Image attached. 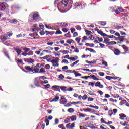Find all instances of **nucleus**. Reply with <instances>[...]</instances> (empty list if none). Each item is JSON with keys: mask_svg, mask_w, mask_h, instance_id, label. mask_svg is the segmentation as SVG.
I'll list each match as a JSON object with an SVG mask.
<instances>
[{"mask_svg": "<svg viewBox=\"0 0 129 129\" xmlns=\"http://www.w3.org/2000/svg\"><path fill=\"white\" fill-rule=\"evenodd\" d=\"M9 9V5L6 2H0V10L6 12Z\"/></svg>", "mask_w": 129, "mask_h": 129, "instance_id": "f257e3e1", "label": "nucleus"}, {"mask_svg": "<svg viewBox=\"0 0 129 129\" xmlns=\"http://www.w3.org/2000/svg\"><path fill=\"white\" fill-rule=\"evenodd\" d=\"M52 66L54 67H59V57H55L51 61Z\"/></svg>", "mask_w": 129, "mask_h": 129, "instance_id": "f03ea898", "label": "nucleus"}, {"mask_svg": "<svg viewBox=\"0 0 129 129\" xmlns=\"http://www.w3.org/2000/svg\"><path fill=\"white\" fill-rule=\"evenodd\" d=\"M117 111H118L117 109H113V110L110 109L108 111V116L111 117L112 115H115V114L117 113Z\"/></svg>", "mask_w": 129, "mask_h": 129, "instance_id": "7ed1b4c3", "label": "nucleus"}, {"mask_svg": "<svg viewBox=\"0 0 129 129\" xmlns=\"http://www.w3.org/2000/svg\"><path fill=\"white\" fill-rule=\"evenodd\" d=\"M41 67L42 64L40 63H37L34 67H33L32 72H35V73H39V70Z\"/></svg>", "mask_w": 129, "mask_h": 129, "instance_id": "20e7f679", "label": "nucleus"}, {"mask_svg": "<svg viewBox=\"0 0 129 129\" xmlns=\"http://www.w3.org/2000/svg\"><path fill=\"white\" fill-rule=\"evenodd\" d=\"M14 49L15 51V52L17 54V56H19V55H21V53L23 52L21 49L19 47V46L14 47Z\"/></svg>", "mask_w": 129, "mask_h": 129, "instance_id": "39448f33", "label": "nucleus"}, {"mask_svg": "<svg viewBox=\"0 0 129 129\" xmlns=\"http://www.w3.org/2000/svg\"><path fill=\"white\" fill-rule=\"evenodd\" d=\"M59 94H56L54 98L50 101V102H57V101H59Z\"/></svg>", "mask_w": 129, "mask_h": 129, "instance_id": "423d86ee", "label": "nucleus"}, {"mask_svg": "<svg viewBox=\"0 0 129 129\" xmlns=\"http://www.w3.org/2000/svg\"><path fill=\"white\" fill-rule=\"evenodd\" d=\"M40 15L38 13H33L32 15V19L34 21H37L39 20Z\"/></svg>", "mask_w": 129, "mask_h": 129, "instance_id": "0eeeda50", "label": "nucleus"}, {"mask_svg": "<svg viewBox=\"0 0 129 129\" xmlns=\"http://www.w3.org/2000/svg\"><path fill=\"white\" fill-rule=\"evenodd\" d=\"M33 68H34L33 66H25V69L27 71H29L30 72H33Z\"/></svg>", "mask_w": 129, "mask_h": 129, "instance_id": "6e6552de", "label": "nucleus"}, {"mask_svg": "<svg viewBox=\"0 0 129 129\" xmlns=\"http://www.w3.org/2000/svg\"><path fill=\"white\" fill-rule=\"evenodd\" d=\"M24 61L26 63H34L35 60L33 58H24Z\"/></svg>", "mask_w": 129, "mask_h": 129, "instance_id": "1a4fd4ad", "label": "nucleus"}, {"mask_svg": "<svg viewBox=\"0 0 129 129\" xmlns=\"http://www.w3.org/2000/svg\"><path fill=\"white\" fill-rule=\"evenodd\" d=\"M34 83L36 87H41V85L39 83V81L38 80V77L34 79Z\"/></svg>", "mask_w": 129, "mask_h": 129, "instance_id": "9d476101", "label": "nucleus"}, {"mask_svg": "<svg viewBox=\"0 0 129 129\" xmlns=\"http://www.w3.org/2000/svg\"><path fill=\"white\" fill-rule=\"evenodd\" d=\"M95 86L96 87H99V88H103L104 87L103 85H101L100 82H97L95 84Z\"/></svg>", "mask_w": 129, "mask_h": 129, "instance_id": "9b49d317", "label": "nucleus"}, {"mask_svg": "<svg viewBox=\"0 0 129 129\" xmlns=\"http://www.w3.org/2000/svg\"><path fill=\"white\" fill-rule=\"evenodd\" d=\"M75 7H77V8L78 9V10H80L81 9H82V4H81L79 2H76L75 4Z\"/></svg>", "mask_w": 129, "mask_h": 129, "instance_id": "f8f14e48", "label": "nucleus"}, {"mask_svg": "<svg viewBox=\"0 0 129 129\" xmlns=\"http://www.w3.org/2000/svg\"><path fill=\"white\" fill-rule=\"evenodd\" d=\"M68 5V0H62L61 6L64 8V7H67Z\"/></svg>", "mask_w": 129, "mask_h": 129, "instance_id": "ddd939ff", "label": "nucleus"}, {"mask_svg": "<svg viewBox=\"0 0 129 129\" xmlns=\"http://www.w3.org/2000/svg\"><path fill=\"white\" fill-rule=\"evenodd\" d=\"M8 38H9V36L7 35L4 34L2 36H1V40L2 41H6L8 40Z\"/></svg>", "mask_w": 129, "mask_h": 129, "instance_id": "4468645a", "label": "nucleus"}, {"mask_svg": "<svg viewBox=\"0 0 129 129\" xmlns=\"http://www.w3.org/2000/svg\"><path fill=\"white\" fill-rule=\"evenodd\" d=\"M119 118L120 119H121L122 120H123L125 117H126V115L123 114V113H121L119 115Z\"/></svg>", "mask_w": 129, "mask_h": 129, "instance_id": "2eb2a0df", "label": "nucleus"}, {"mask_svg": "<svg viewBox=\"0 0 129 129\" xmlns=\"http://www.w3.org/2000/svg\"><path fill=\"white\" fill-rule=\"evenodd\" d=\"M73 73H74V75L76 77H77V76H81V74L76 72L75 70H74L72 71Z\"/></svg>", "mask_w": 129, "mask_h": 129, "instance_id": "dca6fc26", "label": "nucleus"}, {"mask_svg": "<svg viewBox=\"0 0 129 129\" xmlns=\"http://www.w3.org/2000/svg\"><path fill=\"white\" fill-rule=\"evenodd\" d=\"M60 88L61 86L57 85L52 86L51 87V89H52V90H54V89H59L60 90Z\"/></svg>", "mask_w": 129, "mask_h": 129, "instance_id": "f3484780", "label": "nucleus"}, {"mask_svg": "<svg viewBox=\"0 0 129 129\" xmlns=\"http://www.w3.org/2000/svg\"><path fill=\"white\" fill-rule=\"evenodd\" d=\"M106 79H107V80H111V79H117L118 78H119V77H117L116 78H113L112 77H110L109 76H107L105 77Z\"/></svg>", "mask_w": 129, "mask_h": 129, "instance_id": "a211bd4d", "label": "nucleus"}, {"mask_svg": "<svg viewBox=\"0 0 129 129\" xmlns=\"http://www.w3.org/2000/svg\"><path fill=\"white\" fill-rule=\"evenodd\" d=\"M98 34H99V35H101V36H102L103 37H106V34L105 33H103L102 32V30H100L98 32Z\"/></svg>", "mask_w": 129, "mask_h": 129, "instance_id": "6ab92c4d", "label": "nucleus"}, {"mask_svg": "<svg viewBox=\"0 0 129 129\" xmlns=\"http://www.w3.org/2000/svg\"><path fill=\"white\" fill-rule=\"evenodd\" d=\"M117 9L121 13H125V12H126V10L122 8L121 7H119Z\"/></svg>", "mask_w": 129, "mask_h": 129, "instance_id": "aec40b11", "label": "nucleus"}, {"mask_svg": "<svg viewBox=\"0 0 129 129\" xmlns=\"http://www.w3.org/2000/svg\"><path fill=\"white\" fill-rule=\"evenodd\" d=\"M86 51H89L90 52H91V53H96V51H95V50H94V49H92V48H86L85 49Z\"/></svg>", "mask_w": 129, "mask_h": 129, "instance_id": "412c9836", "label": "nucleus"}, {"mask_svg": "<svg viewBox=\"0 0 129 129\" xmlns=\"http://www.w3.org/2000/svg\"><path fill=\"white\" fill-rule=\"evenodd\" d=\"M45 34L46 35H54V34H55V32L54 31H45Z\"/></svg>", "mask_w": 129, "mask_h": 129, "instance_id": "4be33fe9", "label": "nucleus"}, {"mask_svg": "<svg viewBox=\"0 0 129 129\" xmlns=\"http://www.w3.org/2000/svg\"><path fill=\"white\" fill-rule=\"evenodd\" d=\"M85 32L86 33V36H89L90 35H91V34H92V32L89 30H87V29H85Z\"/></svg>", "mask_w": 129, "mask_h": 129, "instance_id": "5701e85b", "label": "nucleus"}, {"mask_svg": "<svg viewBox=\"0 0 129 129\" xmlns=\"http://www.w3.org/2000/svg\"><path fill=\"white\" fill-rule=\"evenodd\" d=\"M124 38H125V36H119L117 37V39L119 40L120 42H123L124 41Z\"/></svg>", "mask_w": 129, "mask_h": 129, "instance_id": "b1692460", "label": "nucleus"}, {"mask_svg": "<svg viewBox=\"0 0 129 129\" xmlns=\"http://www.w3.org/2000/svg\"><path fill=\"white\" fill-rule=\"evenodd\" d=\"M114 54L115 55H116V56H118V55L120 54V51H119L118 49H115L114 51Z\"/></svg>", "mask_w": 129, "mask_h": 129, "instance_id": "393cba45", "label": "nucleus"}, {"mask_svg": "<svg viewBox=\"0 0 129 129\" xmlns=\"http://www.w3.org/2000/svg\"><path fill=\"white\" fill-rule=\"evenodd\" d=\"M108 45H116V42L115 41H109V42H107V44Z\"/></svg>", "mask_w": 129, "mask_h": 129, "instance_id": "a878e982", "label": "nucleus"}, {"mask_svg": "<svg viewBox=\"0 0 129 129\" xmlns=\"http://www.w3.org/2000/svg\"><path fill=\"white\" fill-rule=\"evenodd\" d=\"M60 104H66L67 103V100L66 99L60 100Z\"/></svg>", "mask_w": 129, "mask_h": 129, "instance_id": "bb28decb", "label": "nucleus"}, {"mask_svg": "<svg viewBox=\"0 0 129 129\" xmlns=\"http://www.w3.org/2000/svg\"><path fill=\"white\" fill-rule=\"evenodd\" d=\"M99 25H100L101 26H103L104 27L106 25V21H100L99 23H98Z\"/></svg>", "mask_w": 129, "mask_h": 129, "instance_id": "cd10ccee", "label": "nucleus"}, {"mask_svg": "<svg viewBox=\"0 0 129 129\" xmlns=\"http://www.w3.org/2000/svg\"><path fill=\"white\" fill-rule=\"evenodd\" d=\"M22 49H23L24 51H25L24 52H26V53H28V52L31 50V49L25 47H22Z\"/></svg>", "mask_w": 129, "mask_h": 129, "instance_id": "c85d7f7f", "label": "nucleus"}, {"mask_svg": "<svg viewBox=\"0 0 129 129\" xmlns=\"http://www.w3.org/2000/svg\"><path fill=\"white\" fill-rule=\"evenodd\" d=\"M107 38H109V39H116V37L113 36V35H108L107 34H106V36Z\"/></svg>", "mask_w": 129, "mask_h": 129, "instance_id": "c756f323", "label": "nucleus"}, {"mask_svg": "<svg viewBox=\"0 0 129 129\" xmlns=\"http://www.w3.org/2000/svg\"><path fill=\"white\" fill-rule=\"evenodd\" d=\"M60 89L63 91V92L67 91V88L65 86H60Z\"/></svg>", "mask_w": 129, "mask_h": 129, "instance_id": "7c9ffc66", "label": "nucleus"}, {"mask_svg": "<svg viewBox=\"0 0 129 129\" xmlns=\"http://www.w3.org/2000/svg\"><path fill=\"white\" fill-rule=\"evenodd\" d=\"M85 45V46H89L91 48H93V47H94V44L93 43H86Z\"/></svg>", "mask_w": 129, "mask_h": 129, "instance_id": "2f4dec72", "label": "nucleus"}, {"mask_svg": "<svg viewBox=\"0 0 129 129\" xmlns=\"http://www.w3.org/2000/svg\"><path fill=\"white\" fill-rule=\"evenodd\" d=\"M70 119H71L72 121H75L77 119V117L75 115L72 116L70 117Z\"/></svg>", "mask_w": 129, "mask_h": 129, "instance_id": "473e14b6", "label": "nucleus"}, {"mask_svg": "<svg viewBox=\"0 0 129 129\" xmlns=\"http://www.w3.org/2000/svg\"><path fill=\"white\" fill-rule=\"evenodd\" d=\"M75 40L78 43V44H79V43H80V40H81V36H79V37L76 38Z\"/></svg>", "mask_w": 129, "mask_h": 129, "instance_id": "72a5a7b5", "label": "nucleus"}, {"mask_svg": "<svg viewBox=\"0 0 129 129\" xmlns=\"http://www.w3.org/2000/svg\"><path fill=\"white\" fill-rule=\"evenodd\" d=\"M17 62L20 64L25 65V63H24V62H23V60L22 59H17Z\"/></svg>", "mask_w": 129, "mask_h": 129, "instance_id": "f704fd0d", "label": "nucleus"}, {"mask_svg": "<svg viewBox=\"0 0 129 129\" xmlns=\"http://www.w3.org/2000/svg\"><path fill=\"white\" fill-rule=\"evenodd\" d=\"M72 42H74V40L71 39H70L66 41V43L69 44L70 45H71V43H72Z\"/></svg>", "mask_w": 129, "mask_h": 129, "instance_id": "c9c22d12", "label": "nucleus"}, {"mask_svg": "<svg viewBox=\"0 0 129 129\" xmlns=\"http://www.w3.org/2000/svg\"><path fill=\"white\" fill-rule=\"evenodd\" d=\"M39 73H46V70H45V68H42L40 69Z\"/></svg>", "mask_w": 129, "mask_h": 129, "instance_id": "e433bc0d", "label": "nucleus"}, {"mask_svg": "<svg viewBox=\"0 0 129 129\" xmlns=\"http://www.w3.org/2000/svg\"><path fill=\"white\" fill-rule=\"evenodd\" d=\"M55 35H62V31L60 30V29H58L56 31V32L55 33Z\"/></svg>", "mask_w": 129, "mask_h": 129, "instance_id": "4c0bfd02", "label": "nucleus"}, {"mask_svg": "<svg viewBox=\"0 0 129 129\" xmlns=\"http://www.w3.org/2000/svg\"><path fill=\"white\" fill-rule=\"evenodd\" d=\"M28 56H33L34 55V52L32 50H30L29 52L27 53Z\"/></svg>", "mask_w": 129, "mask_h": 129, "instance_id": "58836bf2", "label": "nucleus"}, {"mask_svg": "<svg viewBox=\"0 0 129 129\" xmlns=\"http://www.w3.org/2000/svg\"><path fill=\"white\" fill-rule=\"evenodd\" d=\"M123 48L124 49L125 52H128L129 49H128V47H127V46L123 45Z\"/></svg>", "mask_w": 129, "mask_h": 129, "instance_id": "ea45409f", "label": "nucleus"}, {"mask_svg": "<svg viewBox=\"0 0 129 129\" xmlns=\"http://www.w3.org/2000/svg\"><path fill=\"white\" fill-rule=\"evenodd\" d=\"M47 83H49V81L48 80L41 81V84L43 85V84H47Z\"/></svg>", "mask_w": 129, "mask_h": 129, "instance_id": "a19ab883", "label": "nucleus"}, {"mask_svg": "<svg viewBox=\"0 0 129 129\" xmlns=\"http://www.w3.org/2000/svg\"><path fill=\"white\" fill-rule=\"evenodd\" d=\"M11 22L12 24H17V23H18L19 21L16 19H13L12 20H11Z\"/></svg>", "mask_w": 129, "mask_h": 129, "instance_id": "79ce46f5", "label": "nucleus"}, {"mask_svg": "<svg viewBox=\"0 0 129 129\" xmlns=\"http://www.w3.org/2000/svg\"><path fill=\"white\" fill-rule=\"evenodd\" d=\"M68 112H69L70 113H72V112H74V110L72 108H70L68 109Z\"/></svg>", "mask_w": 129, "mask_h": 129, "instance_id": "37998d69", "label": "nucleus"}, {"mask_svg": "<svg viewBox=\"0 0 129 129\" xmlns=\"http://www.w3.org/2000/svg\"><path fill=\"white\" fill-rule=\"evenodd\" d=\"M79 62V60H77L76 61H75L74 62H73V63H72L71 64V67H73L75 66V65H76V64H77V63H78Z\"/></svg>", "mask_w": 129, "mask_h": 129, "instance_id": "c03bdc74", "label": "nucleus"}, {"mask_svg": "<svg viewBox=\"0 0 129 129\" xmlns=\"http://www.w3.org/2000/svg\"><path fill=\"white\" fill-rule=\"evenodd\" d=\"M64 36L66 37V38H71V34H70V32H68V33L66 34Z\"/></svg>", "mask_w": 129, "mask_h": 129, "instance_id": "a18cd8bd", "label": "nucleus"}, {"mask_svg": "<svg viewBox=\"0 0 129 129\" xmlns=\"http://www.w3.org/2000/svg\"><path fill=\"white\" fill-rule=\"evenodd\" d=\"M88 97V96H87V95L85 94L82 96V99H83V100H86Z\"/></svg>", "mask_w": 129, "mask_h": 129, "instance_id": "49530a36", "label": "nucleus"}, {"mask_svg": "<svg viewBox=\"0 0 129 129\" xmlns=\"http://www.w3.org/2000/svg\"><path fill=\"white\" fill-rule=\"evenodd\" d=\"M45 122L46 123V126H48V125H49V124H50V121H49V120L48 119H45Z\"/></svg>", "mask_w": 129, "mask_h": 129, "instance_id": "de8ad7c7", "label": "nucleus"}, {"mask_svg": "<svg viewBox=\"0 0 129 129\" xmlns=\"http://www.w3.org/2000/svg\"><path fill=\"white\" fill-rule=\"evenodd\" d=\"M78 113H79V115L80 117H85V114H84L83 113H81L79 112H78Z\"/></svg>", "mask_w": 129, "mask_h": 129, "instance_id": "09e8293b", "label": "nucleus"}, {"mask_svg": "<svg viewBox=\"0 0 129 129\" xmlns=\"http://www.w3.org/2000/svg\"><path fill=\"white\" fill-rule=\"evenodd\" d=\"M121 125H123V126H126V125H127L128 124V122L125 121L124 123H120Z\"/></svg>", "mask_w": 129, "mask_h": 129, "instance_id": "8fccbe9b", "label": "nucleus"}, {"mask_svg": "<svg viewBox=\"0 0 129 129\" xmlns=\"http://www.w3.org/2000/svg\"><path fill=\"white\" fill-rule=\"evenodd\" d=\"M7 34L9 37H12L13 36V32L12 31L8 32Z\"/></svg>", "mask_w": 129, "mask_h": 129, "instance_id": "3c124183", "label": "nucleus"}, {"mask_svg": "<svg viewBox=\"0 0 129 129\" xmlns=\"http://www.w3.org/2000/svg\"><path fill=\"white\" fill-rule=\"evenodd\" d=\"M92 79H93V80H99V79L97 77H96V76H95V75H92Z\"/></svg>", "mask_w": 129, "mask_h": 129, "instance_id": "603ef678", "label": "nucleus"}, {"mask_svg": "<svg viewBox=\"0 0 129 129\" xmlns=\"http://www.w3.org/2000/svg\"><path fill=\"white\" fill-rule=\"evenodd\" d=\"M76 29L78 30V31H81V26L80 25H77L76 26Z\"/></svg>", "mask_w": 129, "mask_h": 129, "instance_id": "864d4df0", "label": "nucleus"}, {"mask_svg": "<svg viewBox=\"0 0 129 129\" xmlns=\"http://www.w3.org/2000/svg\"><path fill=\"white\" fill-rule=\"evenodd\" d=\"M80 101H78V102H72L71 103V104H80Z\"/></svg>", "mask_w": 129, "mask_h": 129, "instance_id": "5fc2aeb1", "label": "nucleus"}, {"mask_svg": "<svg viewBox=\"0 0 129 129\" xmlns=\"http://www.w3.org/2000/svg\"><path fill=\"white\" fill-rule=\"evenodd\" d=\"M4 54H5V56L7 57V58H8V59H9V60L11 59V58H10V56H9V54H8V53H7V52H4Z\"/></svg>", "mask_w": 129, "mask_h": 129, "instance_id": "6e6d98bb", "label": "nucleus"}, {"mask_svg": "<svg viewBox=\"0 0 129 129\" xmlns=\"http://www.w3.org/2000/svg\"><path fill=\"white\" fill-rule=\"evenodd\" d=\"M64 122L65 123H68V122H70V118H66L64 120Z\"/></svg>", "mask_w": 129, "mask_h": 129, "instance_id": "4d7b16f0", "label": "nucleus"}, {"mask_svg": "<svg viewBox=\"0 0 129 129\" xmlns=\"http://www.w3.org/2000/svg\"><path fill=\"white\" fill-rule=\"evenodd\" d=\"M39 34L41 35V36H44V35L46 34V32H45V31L42 30L41 32H40Z\"/></svg>", "mask_w": 129, "mask_h": 129, "instance_id": "13d9d810", "label": "nucleus"}, {"mask_svg": "<svg viewBox=\"0 0 129 129\" xmlns=\"http://www.w3.org/2000/svg\"><path fill=\"white\" fill-rule=\"evenodd\" d=\"M40 28H41V30H45V28L44 27V25L43 24H40L39 25Z\"/></svg>", "mask_w": 129, "mask_h": 129, "instance_id": "bf43d9fd", "label": "nucleus"}, {"mask_svg": "<svg viewBox=\"0 0 129 129\" xmlns=\"http://www.w3.org/2000/svg\"><path fill=\"white\" fill-rule=\"evenodd\" d=\"M110 101H111V102H115V103H116V102H117V100H116V99H112V98H110Z\"/></svg>", "mask_w": 129, "mask_h": 129, "instance_id": "052dcab7", "label": "nucleus"}, {"mask_svg": "<svg viewBox=\"0 0 129 129\" xmlns=\"http://www.w3.org/2000/svg\"><path fill=\"white\" fill-rule=\"evenodd\" d=\"M48 58H50L49 55H47L46 56L43 57L42 59H43V60H46V59H48Z\"/></svg>", "mask_w": 129, "mask_h": 129, "instance_id": "680f3d73", "label": "nucleus"}, {"mask_svg": "<svg viewBox=\"0 0 129 129\" xmlns=\"http://www.w3.org/2000/svg\"><path fill=\"white\" fill-rule=\"evenodd\" d=\"M110 41V39L109 38H105L104 42H105L106 44H107V43H108Z\"/></svg>", "mask_w": 129, "mask_h": 129, "instance_id": "e2e57ef3", "label": "nucleus"}, {"mask_svg": "<svg viewBox=\"0 0 129 129\" xmlns=\"http://www.w3.org/2000/svg\"><path fill=\"white\" fill-rule=\"evenodd\" d=\"M64 77H65V76L63 75V74H61L59 75V79H64Z\"/></svg>", "mask_w": 129, "mask_h": 129, "instance_id": "0e129e2a", "label": "nucleus"}, {"mask_svg": "<svg viewBox=\"0 0 129 129\" xmlns=\"http://www.w3.org/2000/svg\"><path fill=\"white\" fill-rule=\"evenodd\" d=\"M62 54H64V55H66V54H69V51L68 50H63Z\"/></svg>", "mask_w": 129, "mask_h": 129, "instance_id": "69168bd1", "label": "nucleus"}, {"mask_svg": "<svg viewBox=\"0 0 129 129\" xmlns=\"http://www.w3.org/2000/svg\"><path fill=\"white\" fill-rule=\"evenodd\" d=\"M97 93H99L100 95H103V92H102V91L101 90H99L97 92Z\"/></svg>", "mask_w": 129, "mask_h": 129, "instance_id": "338daca9", "label": "nucleus"}, {"mask_svg": "<svg viewBox=\"0 0 129 129\" xmlns=\"http://www.w3.org/2000/svg\"><path fill=\"white\" fill-rule=\"evenodd\" d=\"M70 124H71V123H68V124H67L66 125V127H67V129H71V128H70V127H71Z\"/></svg>", "mask_w": 129, "mask_h": 129, "instance_id": "774afa93", "label": "nucleus"}]
</instances>
